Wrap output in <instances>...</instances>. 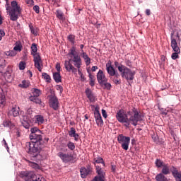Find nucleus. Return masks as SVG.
<instances>
[{"instance_id": "obj_42", "label": "nucleus", "mask_w": 181, "mask_h": 181, "mask_svg": "<svg viewBox=\"0 0 181 181\" xmlns=\"http://www.w3.org/2000/svg\"><path fill=\"white\" fill-rule=\"evenodd\" d=\"M76 134V129H74V127H71L70 129V131L69 132V136H71V138H73Z\"/></svg>"}, {"instance_id": "obj_6", "label": "nucleus", "mask_w": 181, "mask_h": 181, "mask_svg": "<svg viewBox=\"0 0 181 181\" xmlns=\"http://www.w3.org/2000/svg\"><path fill=\"white\" fill-rule=\"evenodd\" d=\"M120 73L122 74V77L123 78H125L127 81H132V80L135 78V71H132L131 70V69L127 66L124 69H123V71Z\"/></svg>"}, {"instance_id": "obj_28", "label": "nucleus", "mask_w": 181, "mask_h": 181, "mask_svg": "<svg viewBox=\"0 0 181 181\" xmlns=\"http://www.w3.org/2000/svg\"><path fill=\"white\" fill-rule=\"evenodd\" d=\"M96 173H98V176L105 177V172L100 166H96Z\"/></svg>"}, {"instance_id": "obj_58", "label": "nucleus", "mask_w": 181, "mask_h": 181, "mask_svg": "<svg viewBox=\"0 0 181 181\" xmlns=\"http://www.w3.org/2000/svg\"><path fill=\"white\" fill-rule=\"evenodd\" d=\"M112 81H113V83H115V84H116V85L121 84V82H119V80H118V78H114L112 79Z\"/></svg>"}, {"instance_id": "obj_15", "label": "nucleus", "mask_w": 181, "mask_h": 181, "mask_svg": "<svg viewBox=\"0 0 181 181\" xmlns=\"http://www.w3.org/2000/svg\"><path fill=\"white\" fill-rule=\"evenodd\" d=\"M85 93L87 98H88L90 103H94V101H95V96H94V93H93L91 89L87 88L85 90Z\"/></svg>"}, {"instance_id": "obj_45", "label": "nucleus", "mask_w": 181, "mask_h": 181, "mask_svg": "<svg viewBox=\"0 0 181 181\" xmlns=\"http://www.w3.org/2000/svg\"><path fill=\"white\" fill-rule=\"evenodd\" d=\"M179 54H180V52H173L171 55V58L173 60H176V59H179Z\"/></svg>"}, {"instance_id": "obj_52", "label": "nucleus", "mask_w": 181, "mask_h": 181, "mask_svg": "<svg viewBox=\"0 0 181 181\" xmlns=\"http://www.w3.org/2000/svg\"><path fill=\"white\" fill-rule=\"evenodd\" d=\"M125 64L128 67H132V62H131L129 59H126L125 60Z\"/></svg>"}, {"instance_id": "obj_63", "label": "nucleus", "mask_w": 181, "mask_h": 181, "mask_svg": "<svg viewBox=\"0 0 181 181\" xmlns=\"http://www.w3.org/2000/svg\"><path fill=\"white\" fill-rule=\"evenodd\" d=\"M14 50H19L21 51V45H16V47H14Z\"/></svg>"}, {"instance_id": "obj_32", "label": "nucleus", "mask_w": 181, "mask_h": 181, "mask_svg": "<svg viewBox=\"0 0 181 181\" xmlns=\"http://www.w3.org/2000/svg\"><path fill=\"white\" fill-rule=\"evenodd\" d=\"M115 66L117 67V69H118L119 73L122 72L123 69L126 67L125 65H122V64H119V62L117 61L115 62Z\"/></svg>"}, {"instance_id": "obj_30", "label": "nucleus", "mask_w": 181, "mask_h": 181, "mask_svg": "<svg viewBox=\"0 0 181 181\" xmlns=\"http://www.w3.org/2000/svg\"><path fill=\"white\" fill-rule=\"evenodd\" d=\"M26 162L28 163V165L30 166V168H33V169H40V166H39V164L35 163V162H32L29 160H25Z\"/></svg>"}, {"instance_id": "obj_21", "label": "nucleus", "mask_w": 181, "mask_h": 181, "mask_svg": "<svg viewBox=\"0 0 181 181\" xmlns=\"http://www.w3.org/2000/svg\"><path fill=\"white\" fill-rule=\"evenodd\" d=\"M19 111H21L19 106L14 105L11 110L10 114H11L13 117H18L19 115Z\"/></svg>"}, {"instance_id": "obj_3", "label": "nucleus", "mask_w": 181, "mask_h": 181, "mask_svg": "<svg viewBox=\"0 0 181 181\" xmlns=\"http://www.w3.org/2000/svg\"><path fill=\"white\" fill-rule=\"evenodd\" d=\"M11 7L8 3V0H6V9L10 14L11 21L16 22L19 18L18 15L22 13V8H21V6L18 4V1H11Z\"/></svg>"}, {"instance_id": "obj_49", "label": "nucleus", "mask_w": 181, "mask_h": 181, "mask_svg": "<svg viewBox=\"0 0 181 181\" xmlns=\"http://www.w3.org/2000/svg\"><path fill=\"white\" fill-rule=\"evenodd\" d=\"M7 56H10L11 57H13V56H16V52L14 51H9L6 52Z\"/></svg>"}, {"instance_id": "obj_34", "label": "nucleus", "mask_w": 181, "mask_h": 181, "mask_svg": "<svg viewBox=\"0 0 181 181\" xmlns=\"http://www.w3.org/2000/svg\"><path fill=\"white\" fill-rule=\"evenodd\" d=\"M30 101H33V103H35V104H42V100L39 99V98L36 96L31 97Z\"/></svg>"}, {"instance_id": "obj_20", "label": "nucleus", "mask_w": 181, "mask_h": 181, "mask_svg": "<svg viewBox=\"0 0 181 181\" xmlns=\"http://www.w3.org/2000/svg\"><path fill=\"white\" fill-rule=\"evenodd\" d=\"M6 103V98H5V94H4V90L0 88V107H4L5 103Z\"/></svg>"}, {"instance_id": "obj_5", "label": "nucleus", "mask_w": 181, "mask_h": 181, "mask_svg": "<svg viewBox=\"0 0 181 181\" xmlns=\"http://www.w3.org/2000/svg\"><path fill=\"white\" fill-rule=\"evenodd\" d=\"M118 143L120 144L122 149L128 151L129 149V144L131 142V138L129 136H125L124 134H119L117 136Z\"/></svg>"}, {"instance_id": "obj_18", "label": "nucleus", "mask_w": 181, "mask_h": 181, "mask_svg": "<svg viewBox=\"0 0 181 181\" xmlns=\"http://www.w3.org/2000/svg\"><path fill=\"white\" fill-rule=\"evenodd\" d=\"M171 47L173 52L180 53V48L177 46V42L175 38L171 39Z\"/></svg>"}, {"instance_id": "obj_54", "label": "nucleus", "mask_w": 181, "mask_h": 181, "mask_svg": "<svg viewBox=\"0 0 181 181\" xmlns=\"http://www.w3.org/2000/svg\"><path fill=\"white\" fill-rule=\"evenodd\" d=\"M55 69H56L57 73H60L61 66H60V64L59 63H57V64L55 66Z\"/></svg>"}, {"instance_id": "obj_60", "label": "nucleus", "mask_w": 181, "mask_h": 181, "mask_svg": "<svg viewBox=\"0 0 181 181\" xmlns=\"http://www.w3.org/2000/svg\"><path fill=\"white\" fill-rule=\"evenodd\" d=\"M26 4H28V5H33L34 1L33 0H25Z\"/></svg>"}, {"instance_id": "obj_27", "label": "nucleus", "mask_w": 181, "mask_h": 181, "mask_svg": "<svg viewBox=\"0 0 181 181\" xmlns=\"http://www.w3.org/2000/svg\"><path fill=\"white\" fill-rule=\"evenodd\" d=\"M29 28H30V30L32 33V35H34V36H37V32L39 30V29L37 27H34L32 23H30L28 25Z\"/></svg>"}, {"instance_id": "obj_2", "label": "nucleus", "mask_w": 181, "mask_h": 181, "mask_svg": "<svg viewBox=\"0 0 181 181\" xmlns=\"http://www.w3.org/2000/svg\"><path fill=\"white\" fill-rule=\"evenodd\" d=\"M116 119L118 122L121 124H124L127 128H129V126L134 125L136 127L138 122L142 121V115L139 114V111L136 107H133L129 110L127 113L122 109L119 110L116 113Z\"/></svg>"}, {"instance_id": "obj_40", "label": "nucleus", "mask_w": 181, "mask_h": 181, "mask_svg": "<svg viewBox=\"0 0 181 181\" xmlns=\"http://www.w3.org/2000/svg\"><path fill=\"white\" fill-rule=\"evenodd\" d=\"M68 40L72 43V45H74V43H76L75 40H76V36L74 35H68Z\"/></svg>"}, {"instance_id": "obj_39", "label": "nucleus", "mask_w": 181, "mask_h": 181, "mask_svg": "<svg viewBox=\"0 0 181 181\" xmlns=\"http://www.w3.org/2000/svg\"><path fill=\"white\" fill-rule=\"evenodd\" d=\"M155 163H156V166H157L158 168H162V167H163V165H165V164H163V161H162L159 158H157L156 160Z\"/></svg>"}, {"instance_id": "obj_56", "label": "nucleus", "mask_w": 181, "mask_h": 181, "mask_svg": "<svg viewBox=\"0 0 181 181\" xmlns=\"http://www.w3.org/2000/svg\"><path fill=\"white\" fill-rule=\"evenodd\" d=\"M57 90H59L60 94H62V93H63V86H62V85H57Z\"/></svg>"}, {"instance_id": "obj_14", "label": "nucleus", "mask_w": 181, "mask_h": 181, "mask_svg": "<svg viewBox=\"0 0 181 181\" xmlns=\"http://www.w3.org/2000/svg\"><path fill=\"white\" fill-rule=\"evenodd\" d=\"M72 63H74V65L76 69H80L81 67V58L78 55H76L75 57H73V59L71 60Z\"/></svg>"}, {"instance_id": "obj_26", "label": "nucleus", "mask_w": 181, "mask_h": 181, "mask_svg": "<svg viewBox=\"0 0 181 181\" xmlns=\"http://www.w3.org/2000/svg\"><path fill=\"white\" fill-rule=\"evenodd\" d=\"M6 67V63L4 57H0V73H4V69Z\"/></svg>"}, {"instance_id": "obj_51", "label": "nucleus", "mask_w": 181, "mask_h": 181, "mask_svg": "<svg viewBox=\"0 0 181 181\" xmlns=\"http://www.w3.org/2000/svg\"><path fill=\"white\" fill-rule=\"evenodd\" d=\"M40 8L37 5H35L33 7V11L35 12V13H39L40 12Z\"/></svg>"}, {"instance_id": "obj_43", "label": "nucleus", "mask_w": 181, "mask_h": 181, "mask_svg": "<svg viewBox=\"0 0 181 181\" xmlns=\"http://www.w3.org/2000/svg\"><path fill=\"white\" fill-rule=\"evenodd\" d=\"M2 125L5 127V128H11V125H12V122L10 121H4L3 122Z\"/></svg>"}, {"instance_id": "obj_50", "label": "nucleus", "mask_w": 181, "mask_h": 181, "mask_svg": "<svg viewBox=\"0 0 181 181\" xmlns=\"http://www.w3.org/2000/svg\"><path fill=\"white\" fill-rule=\"evenodd\" d=\"M2 144H3L4 146V148H6V149L8 152L9 151V146H8V143H6V140H5V139H3Z\"/></svg>"}, {"instance_id": "obj_12", "label": "nucleus", "mask_w": 181, "mask_h": 181, "mask_svg": "<svg viewBox=\"0 0 181 181\" xmlns=\"http://www.w3.org/2000/svg\"><path fill=\"white\" fill-rule=\"evenodd\" d=\"M81 177L82 179H86L90 173H91V169L90 168L81 167L80 169Z\"/></svg>"}, {"instance_id": "obj_61", "label": "nucleus", "mask_w": 181, "mask_h": 181, "mask_svg": "<svg viewBox=\"0 0 181 181\" xmlns=\"http://www.w3.org/2000/svg\"><path fill=\"white\" fill-rule=\"evenodd\" d=\"M115 78H118L119 77V74H118V71H115L114 74Z\"/></svg>"}, {"instance_id": "obj_4", "label": "nucleus", "mask_w": 181, "mask_h": 181, "mask_svg": "<svg viewBox=\"0 0 181 181\" xmlns=\"http://www.w3.org/2000/svg\"><path fill=\"white\" fill-rule=\"evenodd\" d=\"M31 54L33 56L34 66L38 71L42 72V66H43V62L42 61V57L40 54L37 53V45L33 43L31 45Z\"/></svg>"}, {"instance_id": "obj_1", "label": "nucleus", "mask_w": 181, "mask_h": 181, "mask_svg": "<svg viewBox=\"0 0 181 181\" xmlns=\"http://www.w3.org/2000/svg\"><path fill=\"white\" fill-rule=\"evenodd\" d=\"M30 132L29 136L31 141L25 144V149L30 155L31 160L39 162L42 159L40 151L45 148L43 136H42L43 132L37 127H32Z\"/></svg>"}, {"instance_id": "obj_59", "label": "nucleus", "mask_w": 181, "mask_h": 181, "mask_svg": "<svg viewBox=\"0 0 181 181\" xmlns=\"http://www.w3.org/2000/svg\"><path fill=\"white\" fill-rule=\"evenodd\" d=\"M111 170H112V172H113V173H115V172L117 170V166L114 165H111Z\"/></svg>"}, {"instance_id": "obj_44", "label": "nucleus", "mask_w": 181, "mask_h": 181, "mask_svg": "<svg viewBox=\"0 0 181 181\" xmlns=\"http://www.w3.org/2000/svg\"><path fill=\"white\" fill-rule=\"evenodd\" d=\"M20 70H25L26 68V63L25 62H21L18 65Z\"/></svg>"}, {"instance_id": "obj_7", "label": "nucleus", "mask_w": 181, "mask_h": 181, "mask_svg": "<svg viewBox=\"0 0 181 181\" xmlns=\"http://www.w3.org/2000/svg\"><path fill=\"white\" fill-rule=\"evenodd\" d=\"M94 118L95 119L96 125L98 127H103L104 125V121L103 120V117H101V114L100 113V107L96 106L94 110Z\"/></svg>"}, {"instance_id": "obj_41", "label": "nucleus", "mask_w": 181, "mask_h": 181, "mask_svg": "<svg viewBox=\"0 0 181 181\" xmlns=\"http://www.w3.org/2000/svg\"><path fill=\"white\" fill-rule=\"evenodd\" d=\"M45 177L40 175H35V179H33V181H45Z\"/></svg>"}, {"instance_id": "obj_25", "label": "nucleus", "mask_w": 181, "mask_h": 181, "mask_svg": "<svg viewBox=\"0 0 181 181\" xmlns=\"http://www.w3.org/2000/svg\"><path fill=\"white\" fill-rule=\"evenodd\" d=\"M53 78L55 83H62V75H60V72L53 73Z\"/></svg>"}, {"instance_id": "obj_10", "label": "nucleus", "mask_w": 181, "mask_h": 181, "mask_svg": "<svg viewBox=\"0 0 181 181\" xmlns=\"http://www.w3.org/2000/svg\"><path fill=\"white\" fill-rule=\"evenodd\" d=\"M49 103V106L51 107V108H53L54 111H57L59 110V99H57V97L56 95H51Z\"/></svg>"}, {"instance_id": "obj_16", "label": "nucleus", "mask_w": 181, "mask_h": 181, "mask_svg": "<svg viewBox=\"0 0 181 181\" xmlns=\"http://www.w3.org/2000/svg\"><path fill=\"white\" fill-rule=\"evenodd\" d=\"M172 175L176 181H181V173H179L177 168L175 166H172Z\"/></svg>"}, {"instance_id": "obj_37", "label": "nucleus", "mask_w": 181, "mask_h": 181, "mask_svg": "<svg viewBox=\"0 0 181 181\" xmlns=\"http://www.w3.org/2000/svg\"><path fill=\"white\" fill-rule=\"evenodd\" d=\"M42 94V91L40 89L34 88L33 90V95L34 97H39Z\"/></svg>"}, {"instance_id": "obj_36", "label": "nucleus", "mask_w": 181, "mask_h": 181, "mask_svg": "<svg viewBox=\"0 0 181 181\" xmlns=\"http://www.w3.org/2000/svg\"><path fill=\"white\" fill-rule=\"evenodd\" d=\"M18 86L21 88H28L29 87V81L23 80L22 83H20Z\"/></svg>"}, {"instance_id": "obj_23", "label": "nucleus", "mask_w": 181, "mask_h": 181, "mask_svg": "<svg viewBox=\"0 0 181 181\" xmlns=\"http://www.w3.org/2000/svg\"><path fill=\"white\" fill-rule=\"evenodd\" d=\"M35 123L38 124V125H42V124L45 123V117L43 115H37L35 116Z\"/></svg>"}, {"instance_id": "obj_11", "label": "nucleus", "mask_w": 181, "mask_h": 181, "mask_svg": "<svg viewBox=\"0 0 181 181\" xmlns=\"http://www.w3.org/2000/svg\"><path fill=\"white\" fill-rule=\"evenodd\" d=\"M64 67L66 70V71H72V73H77V69L71 64V59H69V61H65L64 62Z\"/></svg>"}, {"instance_id": "obj_46", "label": "nucleus", "mask_w": 181, "mask_h": 181, "mask_svg": "<svg viewBox=\"0 0 181 181\" xmlns=\"http://www.w3.org/2000/svg\"><path fill=\"white\" fill-rule=\"evenodd\" d=\"M22 125L24 128H25V129H29V128H30V124H29L28 121H23L22 122Z\"/></svg>"}, {"instance_id": "obj_57", "label": "nucleus", "mask_w": 181, "mask_h": 181, "mask_svg": "<svg viewBox=\"0 0 181 181\" xmlns=\"http://www.w3.org/2000/svg\"><path fill=\"white\" fill-rule=\"evenodd\" d=\"M78 136H80L78 135V134L77 133H75V134L74 135V136L72 138H74V141H76V142H78Z\"/></svg>"}, {"instance_id": "obj_64", "label": "nucleus", "mask_w": 181, "mask_h": 181, "mask_svg": "<svg viewBox=\"0 0 181 181\" xmlns=\"http://www.w3.org/2000/svg\"><path fill=\"white\" fill-rule=\"evenodd\" d=\"M146 14L149 16L151 15V10L150 9H146Z\"/></svg>"}, {"instance_id": "obj_17", "label": "nucleus", "mask_w": 181, "mask_h": 181, "mask_svg": "<svg viewBox=\"0 0 181 181\" xmlns=\"http://www.w3.org/2000/svg\"><path fill=\"white\" fill-rule=\"evenodd\" d=\"M81 56L83 57L86 66H90V64H91V58L88 57L87 52H85L84 50H81Z\"/></svg>"}, {"instance_id": "obj_55", "label": "nucleus", "mask_w": 181, "mask_h": 181, "mask_svg": "<svg viewBox=\"0 0 181 181\" xmlns=\"http://www.w3.org/2000/svg\"><path fill=\"white\" fill-rule=\"evenodd\" d=\"M102 115L103 118H107V117H108V115H107V111H105V110L104 109L102 110Z\"/></svg>"}, {"instance_id": "obj_9", "label": "nucleus", "mask_w": 181, "mask_h": 181, "mask_svg": "<svg viewBox=\"0 0 181 181\" xmlns=\"http://www.w3.org/2000/svg\"><path fill=\"white\" fill-rule=\"evenodd\" d=\"M57 156L64 162V163H69L73 160V155L69 153H64L63 152H59L57 153Z\"/></svg>"}, {"instance_id": "obj_35", "label": "nucleus", "mask_w": 181, "mask_h": 181, "mask_svg": "<svg viewBox=\"0 0 181 181\" xmlns=\"http://www.w3.org/2000/svg\"><path fill=\"white\" fill-rule=\"evenodd\" d=\"M94 165H95V163H102V165H103V166H105V163L104 162V159H103V158L101 157H98V158H94Z\"/></svg>"}, {"instance_id": "obj_48", "label": "nucleus", "mask_w": 181, "mask_h": 181, "mask_svg": "<svg viewBox=\"0 0 181 181\" xmlns=\"http://www.w3.org/2000/svg\"><path fill=\"white\" fill-rule=\"evenodd\" d=\"M57 18H58V19H63V12H62L59 10L57 11Z\"/></svg>"}, {"instance_id": "obj_13", "label": "nucleus", "mask_w": 181, "mask_h": 181, "mask_svg": "<svg viewBox=\"0 0 181 181\" xmlns=\"http://www.w3.org/2000/svg\"><path fill=\"white\" fill-rule=\"evenodd\" d=\"M96 77H97L98 83L99 84H100V83H103L105 80H108V78H107V77L105 76V74H104V72L101 69L98 71Z\"/></svg>"}, {"instance_id": "obj_8", "label": "nucleus", "mask_w": 181, "mask_h": 181, "mask_svg": "<svg viewBox=\"0 0 181 181\" xmlns=\"http://www.w3.org/2000/svg\"><path fill=\"white\" fill-rule=\"evenodd\" d=\"M20 177L25 181H32L35 177H36V175L30 171H22L20 173Z\"/></svg>"}, {"instance_id": "obj_47", "label": "nucleus", "mask_w": 181, "mask_h": 181, "mask_svg": "<svg viewBox=\"0 0 181 181\" xmlns=\"http://www.w3.org/2000/svg\"><path fill=\"white\" fill-rule=\"evenodd\" d=\"M105 180V177L95 176L93 178V181H104Z\"/></svg>"}, {"instance_id": "obj_38", "label": "nucleus", "mask_w": 181, "mask_h": 181, "mask_svg": "<svg viewBox=\"0 0 181 181\" xmlns=\"http://www.w3.org/2000/svg\"><path fill=\"white\" fill-rule=\"evenodd\" d=\"M66 146L70 151H74L76 149V145H74V143L71 141H69Z\"/></svg>"}, {"instance_id": "obj_33", "label": "nucleus", "mask_w": 181, "mask_h": 181, "mask_svg": "<svg viewBox=\"0 0 181 181\" xmlns=\"http://www.w3.org/2000/svg\"><path fill=\"white\" fill-rule=\"evenodd\" d=\"M42 76V78H44V80H46L47 83H50V81H52L50 75L47 74V73L43 72Z\"/></svg>"}, {"instance_id": "obj_53", "label": "nucleus", "mask_w": 181, "mask_h": 181, "mask_svg": "<svg viewBox=\"0 0 181 181\" xmlns=\"http://www.w3.org/2000/svg\"><path fill=\"white\" fill-rule=\"evenodd\" d=\"M5 36V31L2 29H0V40H2V37Z\"/></svg>"}, {"instance_id": "obj_19", "label": "nucleus", "mask_w": 181, "mask_h": 181, "mask_svg": "<svg viewBox=\"0 0 181 181\" xmlns=\"http://www.w3.org/2000/svg\"><path fill=\"white\" fill-rule=\"evenodd\" d=\"M106 70L107 71V74L110 76L111 77H114V75L115 74V69H114V66L110 64L109 63L106 64Z\"/></svg>"}, {"instance_id": "obj_62", "label": "nucleus", "mask_w": 181, "mask_h": 181, "mask_svg": "<svg viewBox=\"0 0 181 181\" xmlns=\"http://www.w3.org/2000/svg\"><path fill=\"white\" fill-rule=\"evenodd\" d=\"M98 69V66H92V71H95L96 70Z\"/></svg>"}, {"instance_id": "obj_22", "label": "nucleus", "mask_w": 181, "mask_h": 181, "mask_svg": "<svg viewBox=\"0 0 181 181\" xmlns=\"http://www.w3.org/2000/svg\"><path fill=\"white\" fill-rule=\"evenodd\" d=\"M100 86L103 88V90H111L112 86L108 83V79H106L105 81L99 83Z\"/></svg>"}, {"instance_id": "obj_31", "label": "nucleus", "mask_w": 181, "mask_h": 181, "mask_svg": "<svg viewBox=\"0 0 181 181\" xmlns=\"http://www.w3.org/2000/svg\"><path fill=\"white\" fill-rule=\"evenodd\" d=\"M76 50V47H72L68 53V56H72L73 57H75V56H78V54H77V51Z\"/></svg>"}, {"instance_id": "obj_24", "label": "nucleus", "mask_w": 181, "mask_h": 181, "mask_svg": "<svg viewBox=\"0 0 181 181\" xmlns=\"http://www.w3.org/2000/svg\"><path fill=\"white\" fill-rule=\"evenodd\" d=\"M163 175H170V168H169V164H164L161 170Z\"/></svg>"}, {"instance_id": "obj_29", "label": "nucleus", "mask_w": 181, "mask_h": 181, "mask_svg": "<svg viewBox=\"0 0 181 181\" xmlns=\"http://www.w3.org/2000/svg\"><path fill=\"white\" fill-rule=\"evenodd\" d=\"M156 181H168V178L165 176V174H162V173L158 174L156 176Z\"/></svg>"}]
</instances>
